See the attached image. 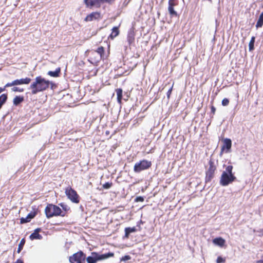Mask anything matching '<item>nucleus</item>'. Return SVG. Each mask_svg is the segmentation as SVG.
<instances>
[{
  "mask_svg": "<svg viewBox=\"0 0 263 263\" xmlns=\"http://www.w3.org/2000/svg\"><path fill=\"white\" fill-rule=\"evenodd\" d=\"M50 86L51 88L53 89L54 84L52 82L46 80L44 78L39 76L35 78V81L31 84L30 88L32 89V94L35 95L40 91L46 90L49 88Z\"/></svg>",
  "mask_w": 263,
  "mask_h": 263,
  "instance_id": "obj_1",
  "label": "nucleus"
},
{
  "mask_svg": "<svg viewBox=\"0 0 263 263\" xmlns=\"http://www.w3.org/2000/svg\"><path fill=\"white\" fill-rule=\"evenodd\" d=\"M233 168L232 165H228L222 172L219 182L221 185L227 186L236 180V177L232 172Z\"/></svg>",
  "mask_w": 263,
  "mask_h": 263,
  "instance_id": "obj_2",
  "label": "nucleus"
},
{
  "mask_svg": "<svg viewBox=\"0 0 263 263\" xmlns=\"http://www.w3.org/2000/svg\"><path fill=\"white\" fill-rule=\"evenodd\" d=\"M114 256L112 252L105 254H100L96 252H92L91 255L85 258L87 263H97V261L106 259Z\"/></svg>",
  "mask_w": 263,
  "mask_h": 263,
  "instance_id": "obj_3",
  "label": "nucleus"
},
{
  "mask_svg": "<svg viewBox=\"0 0 263 263\" xmlns=\"http://www.w3.org/2000/svg\"><path fill=\"white\" fill-rule=\"evenodd\" d=\"M45 212L46 217L48 218L57 216H64L65 215V213L62 211L59 206L51 204L47 205Z\"/></svg>",
  "mask_w": 263,
  "mask_h": 263,
  "instance_id": "obj_4",
  "label": "nucleus"
},
{
  "mask_svg": "<svg viewBox=\"0 0 263 263\" xmlns=\"http://www.w3.org/2000/svg\"><path fill=\"white\" fill-rule=\"evenodd\" d=\"M152 165L151 161L146 160H143L139 162L135 163L134 167V171L136 173H139L142 171L148 169Z\"/></svg>",
  "mask_w": 263,
  "mask_h": 263,
  "instance_id": "obj_5",
  "label": "nucleus"
},
{
  "mask_svg": "<svg viewBox=\"0 0 263 263\" xmlns=\"http://www.w3.org/2000/svg\"><path fill=\"white\" fill-rule=\"evenodd\" d=\"M65 194L68 198L72 202L78 203L79 202V196L76 191L71 187L68 186L65 189Z\"/></svg>",
  "mask_w": 263,
  "mask_h": 263,
  "instance_id": "obj_6",
  "label": "nucleus"
},
{
  "mask_svg": "<svg viewBox=\"0 0 263 263\" xmlns=\"http://www.w3.org/2000/svg\"><path fill=\"white\" fill-rule=\"evenodd\" d=\"M209 164V167L206 172V176L205 178L206 182H210L211 181L212 178L214 177L215 171L216 170V167L214 165V162L212 159L210 160Z\"/></svg>",
  "mask_w": 263,
  "mask_h": 263,
  "instance_id": "obj_7",
  "label": "nucleus"
},
{
  "mask_svg": "<svg viewBox=\"0 0 263 263\" xmlns=\"http://www.w3.org/2000/svg\"><path fill=\"white\" fill-rule=\"evenodd\" d=\"M86 258L85 254L81 251L74 254L69 257V261L72 262H77V263H85Z\"/></svg>",
  "mask_w": 263,
  "mask_h": 263,
  "instance_id": "obj_8",
  "label": "nucleus"
},
{
  "mask_svg": "<svg viewBox=\"0 0 263 263\" xmlns=\"http://www.w3.org/2000/svg\"><path fill=\"white\" fill-rule=\"evenodd\" d=\"M31 79L29 78H22L21 79H16L10 83H7L5 87H8L13 86L20 85L23 84H28L30 83Z\"/></svg>",
  "mask_w": 263,
  "mask_h": 263,
  "instance_id": "obj_9",
  "label": "nucleus"
},
{
  "mask_svg": "<svg viewBox=\"0 0 263 263\" xmlns=\"http://www.w3.org/2000/svg\"><path fill=\"white\" fill-rule=\"evenodd\" d=\"M178 0H169L168 11L172 16H177V13L174 9V7L178 5Z\"/></svg>",
  "mask_w": 263,
  "mask_h": 263,
  "instance_id": "obj_10",
  "label": "nucleus"
},
{
  "mask_svg": "<svg viewBox=\"0 0 263 263\" xmlns=\"http://www.w3.org/2000/svg\"><path fill=\"white\" fill-rule=\"evenodd\" d=\"M232 146V141L230 139L226 138L223 140V145H222L221 149L220 154L225 151V152L228 153L230 152V149Z\"/></svg>",
  "mask_w": 263,
  "mask_h": 263,
  "instance_id": "obj_11",
  "label": "nucleus"
},
{
  "mask_svg": "<svg viewBox=\"0 0 263 263\" xmlns=\"http://www.w3.org/2000/svg\"><path fill=\"white\" fill-rule=\"evenodd\" d=\"M115 0H84L85 4L87 6H93L96 5H99L101 3H111Z\"/></svg>",
  "mask_w": 263,
  "mask_h": 263,
  "instance_id": "obj_12",
  "label": "nucleus"
},
{
  "mask_svg": "<svg viewBox=\"0 0 263 263\" xmlns=\"http://www.w3.org/2000/svg\"><path fill=\"white\" fill-rule=\"evenodd\" d=\"M104 49L102 46L99 47L97 49V50L94 52V54H97V59L96 60V62H99L101 59H104Z\"/></svg>",
  "mask_w": 263,
  "mask_h": 263,
  "instance_id": "obj_13",
  "label": "nucleus"
},
{
  "mask_svg": "<svg viewBox=\"0 0 263 263\" xmlns=\"http://www.w3.org/2000/svg\"><path fill=\"white\" fill-rule=\"evenodd\" d=\"M100 17V13L98 12H92L88 15L85 18L86 22L92 21L95 20L99 19Z\"/></svg>",
  "mask_w": 263,
  "mask_h": 263,
  "instance_id": "obj_14",
  "label": "nucleus"
},
{
  "mask_svg": "<svg viewBox=\"0 0 263 263\" xmlns=\"http://www.w3.org/2000/svg\"><path fill=\"white\" fill-rule=\"evenodd\" d=\"M41 231V228L36 229L34 232L30 235L29 238L31 240L34 239H42L43 237L39 234V232Z\"/></svg>",
  "mask_w": 263,
  "mask_h": 263,
  "instance_id": "obj_15",
  "label": "nucleus"
},
{
  "mask_svg": "<svg viewBox=\"0 0 263 263\" xmlns=\"http://www.w3.org/2000/svg\"><path fill=\"white\" fill-rule=\"evenodd\" d=\"M135 32L134 30L131 29L128 32L127 40L129 45H132L135 42Z\"/></svg>",
  "mask_w": 263,
  "mask_h": 263,
  "instance_id": "obj_16",
  "label": "nucleus"
},
{
  "mask_svg": "<svg viewBox=\"0 0 263 263\" xmlns=\"http://www.w3.org/2000/svg\"><path fill=\"white\" fill-rule=\"evenodd\" d=\"M35 214L34 213H30L28 214L26 217L21 218L20 219V222L21 224L29 222L32 218L34 217Z\"/></svg>",
  "mask_w": 263,
  "mask_h": 263,
  "instance_id": "obj_17",
  "label": "nucleus"
},
{
  "mask_svg": "<svg viewBox=\"0 0 263 263\" xmlns=\"http://www.w3.org/2000/svg\"><path fill=\"white\" fill-rule=\"evenodd\" d=\"M213 242L216 246L222 247L224 245L226 241L221 237H217L213 240Z\"/></svg>",
  "mask_w": 263,
  "mask_h": 263,
  "instance_id": "obj_18",
  "label": "nucleus"
},
{
  "mask_svg": "<svg viewBox=\"0 0 263 263\" xmlns=\"http://www.w3.org/2000/svg\"><path fill=\"white\" fill-rule=\"evenodd\" d=\"M61 71V68L60 67L57 68L55 71H49L47 74L52 77L57 78L59 76V74Z\"/></svg>",
  "mask_w": 263,
  "mask_h": 263,
  "instance_id": "obj_19",
  "label": "nucleus"
},
{
  "mask_svg": "<svg viewBox=\"0 0 263 263\" xmlns=\"http://www.w3.org/2000/svg\"><path fill=\"white\" fill-rule=\"evenodd\" d=\"M119 30L118 27H114L112 29V32L109 35V37L111 39H114L115 37L119 35Z\"/></svg>",
  "mask_w": 263,
  "mask_h": 263,
  "instance_id": "obj_20",
  "label": "nucleus"
},
{
  "mask_svg": "<svg viewBox=\"0 0 263 263\" xmlns=\"http://www.w3.org/2000/svg\"><path fill=\"white\" fill-rule=\"evenodd\" d=\"M24 101V97L22 96H16L13 100V105L15 106L18 105Z\"/></svg>",
  "mask_w": 263,
  "mask_h": 263,
  "instance_id": "obj_21",
  "label": "nucleus"
},
{
  "mask_svg": "<svg viewBox=\"0 0 263 263\" xmlns=\"http://www.w3.org/2000/svg\"><path fill=\"white\" fill-rule=\"evenodd\" d=\"M117 95V101L120 104L121 103V100L122 99V89L121 88H117L116 90Z\"/></svg>",
  "mask_w": 263,
  "mask_h": 263,
  "instance_id": "obj_22",
  "label": "nucleus"
},
{
  "mask_svg": "<svg viewBox=\"0 0 263 263\" xmlns=\"http://www.w3.org/2000/svg\"><path fill=\"white\" fill-rule=\"evenodd\" d=\"M7 100V95L2 94L0 96V109L2 107L3 105L5 103Z\"/></svg>",
  "mask_w": 263,
  "mask_h": 263,
  "instance_id": "obj_23",
  "label": "nucleus"
},
{
  "mask_svg": "<svg viewBox=\"0 0 263 263\" xmlns=\"http://www.w3.org/2000/svg\"><path fill=\"white\" fill-rule=\"evenodd\" d=\"M263 25V12L259 15V18L256 24V27L257 28H260Z\"/></svg>",
  "mask_w": 263,
  "mask_h": 263,
  "instance_id": "obj_24",
  "label": "nucleus"
},
{
  "mask_svg": "<svg viewBox=\"0 0 263 263\" xmlns=\"http://www.w3.org/2000/svg\"><path fill=\"white\" fill-rule=\"evenodd\" d=\"M136 231V228L135 227L133 228H126L125 229V237H128V236L130 233L134 232Z\"/></svg>",
  "mask_w": 263,
  "mask_h": 263,
  "instance_id": "obj_25",
  "label": "nucleus"
},
{
  "mask_svg": "<svg viewBox=\"0 0 263 263\" xmlns=\"http://www.w3.org/2000/svg\"><path fill=\"white\" fill-rule=\"evenodd\" d=\"M25 241L24 239H22L21 240V241L18 245V248H17V252L18 253H20L21 251V250L23 249V247L25 244Z\"/></svg>",
  "mask_w": 263,
  "mask_h": 263,
  "instance_id": "obj_26",
  "label": "nucleus"
},
{
  "mask_svg": "<svg viewBox=\"0 0 263 263\" xmlns=\"http://www.w3.org/2000/svg\"><path fill=\"white\" fill-rule=\"evenodd\" d=\"M255 37L253 36L251 38V41H250L249 47V50H252L254 48V44L255 42Z\"/></svg>",
  "mask_w": 263,
  "mask_h": 263,
  "instance_id": "obj_27",
  "label": "nucleus"
},
{
  "mask_svg": "<svg viewBox=\"0 0 263 263\" xmlns=\"http://www.w3.org/2000/svg\"><path fill=\"white\" fill-rule=\"evenodd\" d=\"M173 84L170 88V89L168 90V91H167V92L166 93L167 98L168 100H169L170 98V96H171V95L172 93V90H173Z\"/></svg>",
  "mask_w": 263,
  "mask_h": 263,
  "instance_id": "obj_28",
  "label": "nucleus"
},
{
  "mask_svg": "<svg viewBox=\"0 0 263 263\" xmlns=\"http://www.w3.org/2000/svg\"><path fill=\"white\" fill-rule=\"evenodd\" d=\"M11 90L12 91L14 92H23L24 91V89L23 88H20L17 87H13V88H12Z\"/></svg>",
  "mask_w": 263,
  "mask_h": 263,
  "instance_id": "obj_29",
  "label": "nucleus"
},
{
  "mask_svg": "<svg viewBox=\"0 0 263 263\" xmlns=\"http://www.w3.org/2000/svg\"><path fill=\"white\" fill-rule=\"evenodd\" d=\"M229 103V100L227 98H224L222 100L221 104L223 106H226L228 105Z\"/></svg>",
  "mask_w": 263,
  "mask_h": 263,
  "instance_id": "obj_30",
  "label": "nucleus"
},
{
  "mask_svg": "<svg viewBox=\"0 0 263 263\" xmlns=\"http://www.w3.org/2000/svg\"><path fill=\"white\" fill-rule=\"evenodd\" d=\"M111 185H112V183H111L106 182L105 184H104L103 185V187L105 189H109V188H110Z\"/></svg>",
  "mask_w": 263,
  "mask_h": 263,
  "instance_id": "obj_31",
  "label": "nucleus"
},
{
  "mask_svg": "<svg viewBox=\"0 0 263 263\" xmlns=\"http://www.w3.org/2000/svg\"><path fill=\"white\" fill-rule=\"evenodd\" d=\"M131 257L129 255H125L121 259V261H126L130 259Z\"/></svg>",
  "mask_w": 263,
  "mask_h": 263,
  "instance_id": "obj_32",
  "label": "nucleus"
},
{
  "mask_svg": "<svg viewBox=\"0 0 263 263\" xmlns=\"http://www.w3.org/2000/svg\"><path fill=\"white\" fill-rule=\"evenodd\" d=\"M60 205L65 211L68 210L69 209L68 206L64 203H60Z\"/></svg>",
  "mask_w": 263,
  "mask_h": 263,
  "instance_id": "obj_33",
  "label": "nucleus"
},
{
  "mask_svg": "<svg viewBox=\"0 0 263 263\" xmlns=\"http://www.w3.org/2000/svg\"><path fill=\"white\" fill-rule=\"evenodd\" d=\"M224 261H225V260L222 257H221V256H219L217 258L216 262L217 263H221V262H224Z\"/></svg>",
  "mask_w": 263,
  "mask_h": 263,
  "instance_id": "obj_34",
  "label": "nucleus"
},
{
  "mask_svg": "<svg viewBox=\"0 0 263 263\" xmlns=\"http://www.w3.org/2000/svg\"><path fill=\"white\" fill-rule=\"evenodd\" d=\"M144 201V198L143 197L138 196L135 199V201L136 202H142Z\"/></svg>",
  "mask_w": 263,
  "mask_h": 263,
  "instance_id": "obj_35",
  "label": "nucleus"
},
{
  "mask_svg": "<svg viewBox=\"0 0 263 263\" xmlns=\"http://www.w3.org/2000/svg\"><path fill=\"white\" fill-rule=\"evenodd\" d=\"M211 111L213 114H215V112L216 111V108L214 106H212L211 107Z\"/></svg>",
  "mask_w": 263,
  "mask_h": 263,
  "instance_id": "obj_36",
  "label": "nucleus"
},
{
  "mask_svg": "<svg viewBox=\"0 0 263 263\" xmlns=\"http://www.w3.org/2000/svg\"><path fill=\"white\" fill-rule=\"evenodd\" d=\"M15 263H24L23 261L21 259H17Z\"/></svg>",
  "mask_w": 263,
  "mask_h": 263,
  "instance_id": "obj_37",
  "label": "nucleus"
},
{
  "mask_svg": "<svg viewBox=\"0 0 263 263\" xmlns=\"http://www.w3.org/2000/svg\"><path fill=\"white\" fill-rule=\"evenodd\" d=\"M5 88L4 87V88H2V87H0V93L2 92H3L5 90Z\"/></svg>",
  "mask_w": 263,
  "mask_h": 263,
  "instance_id": "obj_38",
  "label": "nucleus"
},
{
  "mask_svg": "<svg viewBox=\"0 0 263 263\" xmlns=\"http://www.w3.org/2000/svg\"><path fill=\"white\" fill-rule=\"evenodd\" d=\"M259 232L260 233V236H263V229L261 230Z\"/></svg>",
  "mask_w": 263,
  "mask_h": 263,
  "instance_id": "obj_39",
  "label": "nucleus"
},
{
  "mask_svg": "<svg viewBox=\"0 0 263 263\" xmlns=\"http://www.w3.org/2000/svg\"><path fill=\"white\" fill-rule=\"evenodd\" d=\"M257 263H263V256L261 259L257 261Z\"/></svg>",
  "mask_w": 263,
  "mask_h": 263,
  "instance_id": "obj_40",
  "label": "nucleus"
},
{
  "mask_svg": "<svg viewBox=\"0 0 263 263\" xmlns=\"http://www.w3.org/2000/svg\"><path fill=\"white\" fill-rule=\"evenodd\" d=\"M208 1H210V2H212V0H208Z\"/></svg>",
  "mask_w": 263,
  "mask_h": 263,
  "instance_id": "obj_41",
  "label": "nucleus"
},
{
  "mask_svg": "<svg viewBox=\"0 0 263 263\" xmlns=\"http://www.w3.org/2000/svg\"><path fill=\"white\" fill-rule=\"evenodd\" d=\"M71 263H74V262H73L72 261V262H71Z\"/></svg>",
  "mask_w": 263,
  "mask_h": 263,
  "instance_id": "obj_42",
  "label": "nucleus"
}]
</instances>
